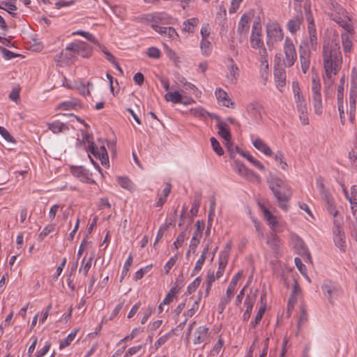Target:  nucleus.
<instances>
[{"label": "nucleus", "mask_w": 357, "mask_h": 357, "mask_svg": "<svg viewBox=\"0 0 357 357\" xmlns=\"http://www.w3.org/2000/svg\"><path fill=\"white\" fill-rule=\"evenodd\" d=\"M199 301L200 297H199L197 300L194 301L192 307L187 311L186 316L188 317H192L197 312L199 309Z\"/></svg>", "instance_id": "nucleus-48"}, {"label": "nucleus", "mask_w": 357, "mask_h": 357, "mask_svg": "<svg viewBox=\"0 0 357 357\" xmlns=\"http://www.w3.org/2000/svg\"><path fill=\"white\" fill-rule=\"evenodd\" d=\"M240 155L245 158L250 162H251L254 166H255L263 172L265 171V167L259 160L254 158L250 154L242 151Z\"/></svg>", "instance_id": "nucleus-36"}, {"label": "nucleus", "mask_w": 357, "mask_h": 357, "mask_svg": "<svg viewBox=\"0 0 357 357\" xmlns=\"http://www.w3.org/2000/svg\"><path fill=\"white\" fill-rule=\"evenodd\" d=\"M48 128L54 133H59L68 130V127L60 121L48 123Z\"/></svg>", "instance_id": "nucleus-33"}, {"label": "nucleus", "mask_w": 357, "mask_h": 357, "mask_svg": "<svg viewBox=\"0 0 357 357\" xmlns=\"http://www.w3.org/2000/svg\"><path fill=\"white\" fill-rule=\"evenodd\" d=\"M299 113V119L301 121V123L303 126H306L309 124V119L307 116V107L303 108V111H298Z\"/></svg>", "instance_id": "nucleus-50"}, {"label": "nucleus", "mask_w": 357, "mask_h": 357, "mask_svg": "<svg viewBox=\"0 0 357 357\" xmlns=\"http://www.w3.org/2000/svg\"><path fill=\"white\" fill-rule=\"evenodd\" d=\"M151 27L161 36L167 37L172 40H177L179 38L178 34L173 27H162L158 24H153Z\"/></svg>", "instance_id": "nucleus-13"}, {"label": "nucleus", "mask_w": 357, "mask_h": 357, "mask_svg": "<svg viewBox=\"0 0 357 357\" xmlns=\"http://www.w3.org/2000/svg\"><path fill=\"white\" fill-rule=\"evenodd\" d=\"M259 50V54L261 56V63L262 65H264L266 66V68H268V52H267V50L264 47V45L263 46H261V47H258L257 48Z\"/></svg>", "instance_id": "nucleus-46"}, {"label": "nucleus", "mask_w": 357, "mask_h": 357, "mask_svg": "<svg viewBox=\"0 0 357 357\" xmlns=\"http://www.w3.org/2000/svg\"><path fill=\"white\" fill-rule=\"evenodd\" d=\"M72 34L73 35H79V36H84L89 41H90L94 44L98 43V40L91 33H90L89 32L79 30V31H74Z\"/></svg>", "instance_id": "nucleus-40"}, {"label": "nucleus", "mask_w": 357, "mask_h": 357, "mask_svg": "<svg viewBox=\"0 0 357 357\" xmlns=\"http://www.w3.org/2000/svg\"><path fill=\"white\" fill-rule=\"evenodd\" d=\"M189 112L193 116L201 118V119H205L207 116L214 118V115H215V114H211V113L208 112L206 110H205L202 107L192 108L190 109Z\"/></svg>", "instance_id": "nucleus-28"}, {"label": "nucleus", "mask_w": 357, "mask_h": 357, "mask_svg": "<svg viewBox=\"0 0 357 357\" xmlns=\"http://www.w3.org/2000/svg\"><path fill=\"white\" fill-rule=\"evenodd\" d=\"M177 259H178V256H177V255H175L174 256L172 257L169 259V260L166 263V264L164 266L165 273L166 275L169 274V271L174 266Z\"/></svg>", "instance_id": "nucleus-47"}, {"label": "nucleus", "mask_w": 357, "mask_h": 357, "mask_svg": "<svg viewBox=\"0 0 357 357\" xmlns=\"http://www.w3.org/2000/svg\"><path fill=\"white\" fill-rule=\"evenodd\" d=\"M253 146L266 155L271 156L273 154L271 148L259 138L253 142Z\"/></svg>", "instance_id": "nucleus-27"}, {"label": "nucleus", "mask_w": 357, "mask_h": 357, "mask_svg": "<svg viewBox=\"0 0 357 357\" xmlns=\"http://www.w3.org/2000/svg\"><path fill=\"white\" fill-rule=\"evenodd\" d=\"M303 8L305 20L307 22V29L309 34V41L307 43V45L310 47L312 50H316L317 47V30L311 11L310 3L309 1H305Z\"/></svg>", "instance_id": "nucleus-3"}, {"label": "nucleus", "mask_w": 357, "mask_h": 357, "mask_svg": "<svg viewBox=\"0 0 357 357\" xmlns=\"http://www.w3.org/2000/svg\"><path fill=\"white\" fill-rule=\"evenodd\" d=\"M93 259V255L90 257L89 258V259L87 260V261L86 263H84L85 259L84 258L82 260V264L79 269V273L82 272L84 275H86L89 271L91 268V263H92Z\"/></svg>", "instance_id": "nucleus-38"}, {"label": "nucleus", "mask_w": 357, "mask_h": 357, "mask_svg": "<svg viewBox=\"0 0 357 357\" xmlns=\"http://www.w3.org/2000/svg\"><path fill=\"white\" fill-rule=\"evenodd\" d=\"M300 292H301V288L299 287L297 282L295 281L294 286H293L291 295V297L289 298V302H288L289 308L294 307V305L297 301V296H298Z\"/></svg>", "instance_id": "nucleus-32"}, {"label": "nucleus", "mask_w": 357, "mask_h": 357, "mask_svg": "<svg viewBox=\"0 0 357 357\" xmlns=\"http://www.w3.org/2000/svg\"><path fill=\"white\" fill-rule=\"evenodd\" d=\"M0 51L2 52L3 57L6 59H10L17 56L15 53L2 47H0Z\"/></svg>", "instance_id": "nucleus-64"}, {"label": "nucleus", "mask_w": 357, "mask_h": 357, "mask_svg": "<svg viewBox=\"0 0 357 357\" xmlns=\"http://www.w3.org/2000/svg\"><path fill=\"white\" fill-rule=\"evenodd\" d=\"M165 99L167 102H172L174 104L181 103L182 95L178 91L167 92L165 96Z\"/></svg>", "instance_id": "nucleus-34"}, {"label": "nucleus", "mask_w": 357, "mask_h": 357, "mask_svg": "<svg viewBox=\"0 0 357 357\" xmlns=\"http://www.w3.org/2000/svg\"><path fill=\"white\" fill-rule=\"evenodd\" d=\"M214 119L218 121L217 127L218 128V135L221 136L227 144H229L231 137L227 124L222 122L220 118L217 115H214Z\"/></svg>", "instance_id": "nucleus-16"}, {"label": "nucleus", "mask_w": 357, "mask_h": 357, "mask_svg": "<svg viewBox=\"0 0 357 357\" xmlns=\"http://www.w3.org/2000/svg\"><path fill=\"white\" fill-rule=\"evenodd\" d=\"M223 344L224 343L222 339L220 337L218 341L215 344V346L213 347V349L211 351V355L214 356L218 354L223 347Z\"/></svg>", "instance_id": "nucleus-55"}, {"label": "nucleus", "mask_w": 357, "mask_h": 357, "mask_svg": "<svg viewBox=\"0 0 357 357\" xmlns=\"http://www.w3.org/2000/svg\"><path fill=\"white\" fill-rule=\"evenodd\" d=\"M215 94L219 101L222 102V105L227 107H233L234 102L229 98L227 93L222 89H217Z\"/></svg>", "instance_id": "nucleus-22"}, {"label": "nucleus", "mask_w": 357, "mask_h": 357, "mask_svg": "<svg viewBox=\"0 0 357 357\" xmlns=\"http://www.w3.org/2000/svg\"><path fill=\"white\" fill-rule=\"evenodd\" d=\"M328 211L333 216L337 215L338 211L335 209L334 199L326 203Z\"/></svg>", "instance_id": "nucleus-54"}, {"label": "nucleus", "mask_w": 357, "mask_h": 357, "mask_svg": "<svg viewBox=\"0 0 357 357\" xmlns=\"http://www.w3.org/2000/svg\"><path fill=\"white\" fill-rule=\"evenodd\" d=\"M242 271H238L234 277L232 278L231 282H229V286L232 287L233 288L236 289V284L238 282V280L242 277Z\"/></svg>", "instance_id": "nucleus-62"}, {"label": "nucleus", "mask_w": 357, "mask_h": 357, "mask_svg": "<svg viewBox=\"0 0 357 357\" xmlns=\"http://www.w3.org/2000/svg\"><path fill=\"white\" fill-rule=\"evenodd\" d=\"M215 275L213 271H208L207 277H206V296H207L209 294V291L211 289L212 284L215 281Z\"/></svg>", "instance_id": "nucleus-41"}, {"label": "nucleus", "mask_w": 357, "mask_h": 357, "mask_svg": "<svg viewBox=\"0 0 357 357\" xmlns=\"http://www.w3.org/2000/svg\"><path fill=\"white\" fill-rule=\"evenodd\" d=\"M266 243L269 245L270 248L275 252H276L280 246V241L279 237L275 234H271L267 236Z\"/></svg>", "instance_id": "nucleus-29"}, {"label": "nucleus", "mask_w": 357, "mask_h": 357, "mask_svg": "<svg viewBox=\"0 0 357 357\" xmlns=\"http://www.w3.org/2000/svg\"><path fill=\"white\" fill-rule=\"evenodd\" d=\"M246 109L257 123L261 121L264 109L260 104L257 102H250L247 105Z\"/></svg>", "instance_id": "nucleus-9"}, {"label": "nucleus", "mask_w": 357, "mask_h": 357, "mask_svg": "<svg viewBox=\"0 0 357 357\" xmlns=\"http://www.w3.org/2000/svg\"><path fill=\"white\" fill-rule=\"evenodd\" d=\"M77 331V330H75L74 332L70 333L64 340L61 341L59 344V348L61 349L70 344V343L76 336Z\"/></svg>", "instance_id": "nucleus-39"}, {"label": "nucleus", "mask_w": 357, "mask_h": 357, "mask_svg": "<svg viewBox=\"0 0 357 357\" xmlns=\"http://www.w3.org/2000/svg\"><path fill=\"white\" fill-rule=\"evenodd\" d=\"M261 25L258 22H255L252 25V35L250 37V43L252 48L261 47L264 42L261 39Z\"/></svg>", "instance_id": "nucleus-10"}, {"label": "nucleus", "mask_w": 357, "mask_h": 357, "mask_svg": "<svg viewBox=\"0 0 357 357\" xmlns=\"http://www.w3.org/2000/svg\"><path fill=\"white\" fill-rule=\"evenodd\" d=\"M275 77L276 79V86L282 91V88L286 84V73L284 69L278 68L275 71Z\"/></svg>", "instance_id": "nucleus-24"}, {"label": "nucleus", "mask_w": 357, "mask_h": 357, "mask_svg": "<svg viewBox=\"0 0 357 357\" xmlns=\"http://www.w3.org/2000/svg\"><path fill=\"white\" fill-rule=\"evenodd\" d=\"M250 17L247 14H244L239 21L237 30L238 33L241 35L245 36L248 33L250 29Z\"/></svg>", "instance_id": "nucleus-21"}, {"label": "nucleus", "mask_w": 357, "mask_h": 357, "mask_svg": "<svg viewBox=\"0 0 357 357\" xmlns=\"http://www.w3.org/2000/svg\"><path fill=\"white\" fill-rule=\"evenodd\" d=\"M267 183L277 199L278 206L285 211H287L288 203L292 195L291 188L283 180L273 175H270Z\"/></svg>", "instance_id": "nucleus-2"}, {"label": "nucleus", "mask_w": 357, "mask_h": 357, "mask_svg": "<svg viewBox=\"0 0 357 357\" xmlns=\"http://www.w3.org/2000/svg\"><path fill=\"white\" fill-rule=\"evenodd\" d=\"M235 289H236L233 288L232 287L228 286L226 291V295L220 299V302L218 306L220 314L223 312L227 305L230 302L231 298L234 295Z\"/></svg>", "instance_id": "nucleus-19"}, {"label": "nucleus", "mask_w": 357, "mask_h": 357, "mask_svg": "<svg viewBox=\"0 0 357 357\" xmlns=\"http://www.w3.org/2000/svg\"><path fill=\"white\" fill-rule=\"evenodd\" d=\"M86 170L82 167H75L73 169L72 173L77 177L81 178V180L84 181V179H87L86 176Z\"/></svg>", "instance_id": "nucleus-43"}, {"label": "nucleus", "mask_w": 357, "mask_h": 357, "mask_svg": "<svg viewBox=\"0 0 357 357\" xmlns=\"http://www.w3.org/2000/svg\"><path fill=\"white\" fill-rule=\"evenodd\" d=\"M201 204V195H196L193 202L192 206L190 209V213L192 215H196L198 213V210Z\"/></svg>", "instance_id": "nucleus-44"}, {"label": "nucleus", "mask_w": 357, "mask_h": 357, "mask_svg": "<svg viewBox=\"0 0 357 357\" xmlns=\"http://www.w3.org/2000/svg\"><path fill=\"white\" fill-rule=\"evenodd\" d=\"M235 171L242 177L245 179L255 183L260 182V176L255 174L252 170L246 167L243 164L236 161L235 162Z\"/></svg>", "instance_id": "nucleus-6"}, {"label": "nucleus", "mask_w": 357, "mask_h": 357, "mask_svg": "<svg viewBox=\"0 0 357 357\" xmlns=\"http://www.w3.org/2000/svg\"><path fill=\"white\" fill-rule=\"evenodd\" d=\"M321 83L318 76L314 75L312 77V102L314 112L317 115H321L323 112V103L321 94Z\"/></svg>", "instance_id": "nucleus-4"}, {"label": "nucleus", "mask_w": 357, "mask_h": 357, "mask_svg": "<svg viewBox=\"0 0 357 357\" xmlns=\"http://www.w3.org/2000/svg\"><path fill=\"white\" fill-rule=\"evenodd\" d=\"M310 52L308 50L303 49L302 45L299 47V59L301 66L302 71L305 74L310 66Z\"/></svg>", "instance_id": "nucleus-15"}, {"label": "nucleus", "mask_w": 357, "mask_h": 357, "mask_svg": "<svg viewBox=\"0 0 357 357\" xmlns=\"http://www.w3.org/2000/svg\"><path fill=\"white\" fill-rule=\"evenodd\" d=\"M66 52H72L76 55H79L81 52L85 51L84 43L82 41H76L68 45L65 50Z\"/></svg>", "instance_id": "nucleus-26"}, {"label": "nucleus", "mask_w": 357, "mask_h": 357, "mask_svg": "<svg viewBox=\"0 0 357 357\" xmlns=\"http://www.w3.org/2000/svg\"><path fill=\"white\" fill-rule=\"evenodd\" d=\"M293 91L294 94V101L296 105L297 111H303V108L307 107L305 98L301 93V89L297 83L293 84Z\"/></svg>", "instance_id": "nucleus-11"}, {"label": "nucleus", "mask_w": 357, "mask_h": 357, "mask_svg": "<svg viewBox=\"0 0 357 357\" xmlns=\"http://www.w3.org/2000/svg\"><path fill=\"white\" fill-rule=\"evenodd\" d=\"M202 39H207L211 33V29L209 24H206L201 29Z\"/></svg>", "instance_id": "nucleus-63"}, {"label": "nucleus", "mask_w": 357, "mask_h": 357, "mask_svg": "<svg viewBox=\"0 0 357 357\" xmlns=\"http://www.w3.org/2000/svg\"><path fill=\"white\" fill-rule=\"evenodd\" d=\"M262 211L264 217L266 219L268 225L271 227L273 232H280L281 229L279 228V223L277 220V218L271 214V213L265 207L262 206Z\"/></svg>", "instance_id": "nucleus-17"}, {"label": "nucleus", "mask_w": 357, "mask_h": 357, "mask_svg": "<svg viewBox=\"0 0 357 357\" xmlns=\"http://www.w3.org/2000/svg\"><path fill=\"white\" fill-rule=\"evenodd\" d=\"M0 134L6 141L13 143L15 142L13 137L5 128L0 126Z\"/></svg>", "instance_id": "nucleus-53"}, {"label": "nucleus", "mask_w": 357, "mask_h": 357, "mask_svg": "<svg viewBox=\"0 0 357 357\" xmlns=\"http://www.w3.org/2000/svg\"><path fill=\"white\" fill-rule=\"evenodd\" d=\"M147 54L151 58L158 59L160 56V52L158 48L151 47L148 49Z\"/></svg>", "instance_id": "nucleus-56"}, {"label": "nucleus", "mask_w": 357, "mask_h": 357, "mask_svg": "<svg viewBox=\"0 0 357 357\" xmlns=\"http://www.w3.org/2000/svg\"><path fill=\"white\" fill-rule=\"evenodd\" d=\"M267 36L273 42L280 41L283 38V31L280 26L277 23H273L267 28Z\"/></svg>", "instance_id": "nucleus-12"}, {"label": "nucleus", "mask_w": 357, "mask_h": 357, "mask_svg": "<svg viewBox=\"0 0 357 357\" xmlns=\"http://www.w3.org/2000/svg\"><path fill=\"white\" fill-rule=\"evenodd\" d=\"M119 184L124 189L129 191H133L135 185L128 178L124 176H119L117 178Z\"/></svg>", "instance_id": "nucleus-35"}, {"label": "nucleus", "mask_w": 357, "mask_h": 357, "mask_svg": "<svg viewBox=\"0 0 357 357\" xmlns=\"http://www.w3.org/2000/svg\"><path fill=\"white\" fill-rule=\"evenodd\" d=\"M200 49L202 54L208 56L212 51V45L208 39H202Z\"/></svg>", "instance_id": "nucleus-37"}, {"label": "nucleus", "mask_w": 357, "mask_h": 357, "mask_svg": "<svg viewBox=\"0 0 357 357\" xmlns=\"http://www.w3.org/2000/svg\"><path fill=\"white\" fill-rule=\"evenodd\" d=\"M284 59L283 63L285 67H291L297 59V54L293 41L289 37H286L284 43Z\"/></svg>", "instance_id": "nucleus-5"}, {"label": "nucleus", "mask_w": 357, "mask_h": 357, "mask_svg": "<svg viewBox=\"0 0 357 357\" xmlns=\"http://www.w3.org/2000/svg\"><path fill=\"white\" fill-rule=\"evenodd\" d=\"M303 16L302 12L296 14L294 17L291 18L287 24V30L291 33L294 34L300 30L302 24Z\"/></svg>", "instance_id": "nucleus-14"}, {"label": "nucleus", "mask_w": 357, "mask_h": 357, "mask_svg": "<svg viewBox=\"0 0 357 357\" xmlns=\"http://www.w3.org/2000/svg\"><path fill=\"white\" fill-rule=\"evenodd\" d=\"M256 294L248 295L245 300L244 304L246 307V310L243 314V320H248L250 317L253 305L256 301Z\"/></svg>", "instance_id": "nucleus-20"}, {"label": "nucleus", "mask_w": 357, "mask_h": 357, "mask_svg": "<svg viewBox=\"0 0 357 357\" xmlns=\"http://www.w3.org/2000/svg\"><path fill=\"white\" fill-rule=\"evenodd\" d=\"M323 66L325 71L324 84L327 88L333 86L334 76L340 70L342 64V56L338 43L328 41L323 46Z\"/></svg>", "instance_id": "nucleus-1"}, {"label": "nucleus", "mask_w": 357, "mask_h": 357, "mask_svg": "<svg viewBox=\"0 0 357 357\" xmlns=\"http://www.w3.org/2000/svg\"><path fill=\"white\" fill-rule=\"evenodd\" d=\"M185 236H186L185 231H182L178 235L176 241L174 242V244H173V245L174 246V248L176 249H178V248L181 247V245L185 238Z\"/></svg>", "instance_id": "nucleus-52"}, {"label": "nucleus", "mask_w": 357, "mask_h": 357, "mask_svg": "<svg viewBox=\"0 0 357 357\" xmlns=\"http://www.w3.org/2000/svg\"><path fill=\"white\" fill-rule=\"evenodd\" d=\"M211 143L212 148L213 151L219 155H222L224 153L223 149L220 145V143L218 141L213 137H212L211 139Z\"/></svg>", "instance_id": "nucleus-45"}, {"label": "nucleus", "mask_w": 357, "mask_h": 357, "mask_svg": "<svg viewBox=\"0 0 357 357\" xmlns=\"http://www.w3.org/2000/svg\"><path fill=\"white\" fill-rule=\"evenodd\" d=\"M88 150L95 157L100 159L102 165L109 166L108 154L104 145H101L98 148L93 142H91L88 146Z\"/></svg>", "instance_id": "nucleus-7"}, {"label": "nucleus", "mask_w": 357, "mask_h": 357, "mask_svg": "<svg viewBox=\"0 0 357 357\" xmlns=\"http://www.w3.org/2000/svg\"><path fill=\"white\" fill-rule=\"evenodd\" d=\"M215 199L214 197H212L210 199V211L208 213V218L209 221L213 220V217L215 214Z\"/></svg>", "instance_id": "nucleus-58"}, {"label": "nucleus", "mask_w": 357, "mask_h": 357, "mask_svg": "<svg viewBox=\"0 0 357 357\" xmlns=\"http://www.w3.org/2000/svg\"><path fill=\"white\" fill-rule=\"evenodd\" d=\"M307 320V314L303 306L301 307V313L298 320V328H301V326L305 323Z\"/></svg>", "instance_id": "nucleus-49"}, {"label": "nucleus", "mask_w": 357, "mask_h": 357, "mask_svg": "<svg viewBox=\"0 0 357 357\" xmlns=\"http://www.w3.org/2000/svg\"><path fill=\"white\" fill-rule=\"evenodd\" d=\"M229 61L230 62V65L228 67L229 75H227V77L230 79L231 83L234 84L238 77V68L234 63L232 58H229Z\"/></svg>", "instance_id": "nucleus-23"}, {"label": "nucleus", "mask_w": 357, "mask_h": 357, "mask_svg": "<svg viewBox=\"0 0 357 357\" xmlns=\"http://www.w3.org/2000/svg\"><path fill=\"white\" fill-rule=\"evenodd\" d=\"M227 261H228V254H227V253L222 254L219 259V267H218V270L216 272V275H215L217 278H220L221 276H222L225 269V267L227 264Z\"/></svg>", "instance_id": "nucleus-30"}, {"label": "nucleus", "mask_w": 357, "mask_h": 357, "mask_svg": "<svg viewBox=\"0 0 357 357\" xmlns=\"http://www.w3.org/2000/svg\"><path fill=\"white\" fill-rule=\"evenodd\" d=\"M226 146L227 148L228 149V151L230 152L231 157H234V154L235 153H238L239 154H241V152L242 151L239 149L238 146H234L231 141L229 144H227L226 142Z\"/></svg>", "instance_id": "nucleus-59"}, {"label": "nucleus", "mask_w": 357, "mask_h": 357, "mask_svg": "<svg viewBox=\"0 0 357 357\" xmlns=\"http://www.w3.org/2000/svg\"><path fill=\"white\" fill-rule=\"evenodd\" d=\"M199 24V20L196 17H192L186 20L183 22V27L182 31L187 33H193L197 29Z\"/></svg>", "instance_id": "nucleus-25"}, {"label": "nucleus", "mask_w": 357, "mask_h": 357, "mask_svg": "<svg viewBox=\"0 0 357 357\" xmlns=\"http://www.w3.org/2000/svg\"><path fill=\"white\" fill-rule=\"evenodd\" d=\"M343 50L345 53L350 52L352 47L351 35L348 32H344L341 36Z\"/></svg>", "instance_id": "nucleus-31"}, {"label": "nucleus", "mask_w": 357, "mask_h": 357, "mask_svg": "<svg viewBox=\"0 0 357 357\" xmlns=\"http://www.w3.org/2000/svg\"><path fill=\"white\" fill-rule=\"evenodd\" d=\"M351 205H357V187L353 185L351 188V195L349 199Z\"/></svg>", "instance_id": "nucleus-51"}, {"label": "nucleus", "mask_w": 357, "mask_h": 357, "mask_svg": "<svg viewBox=\"0 0 357 357\" xmlns=\"http://www.w3.org/2000/svg\"><path fill=\"white\" fill-rule=\"evenodd\" d=\"M194 344H201L208 342V328L206 326H199L195 331Z\"/></svg>", "instance_id": "nucleus-18"}, {"label": "nucleus", "mask_w": 357, "mask_h": 357, "mask_svg": "<svg viewBox=\"0 0 357 357\" xmlns=\"http://www.w3.org/2000/svg\"><path fill=\"white\" fill-rule=\"evenodd\" d=\"M170 335L171 333H169L159 337L158 340L155 343V349H158L160 347L163 345L169 338Z\"/></svg>", "instance_id": "nucleus-57"}, {"label": "nucleus", "mask_w": 357, "mask_h": 357, "mask_svg": "<svg viewBox=\"0 0 357 357\" xmlns=\"http://www.w3.org/2000/svg\"><path fill=\"white\" fill-rule=\"evenodd\" d=\"M322 290L331 303H333V299L336 298L342 294V289L331 281L324 282Z\"/></svg>", "instance_id": "nucleus-8"}, {"label": "nucleus", "mask_w": 357, "mask_h": 357, "mask_svg": "<svg viewBox=\"0 0 357 357\" xmlns=\"http://www.w3.org/2000/svg\"><path fill=\"white\" fill-rule=\"evenodd\" d=\"M196 230L193 233V237L201 238L202 236V232L205 227L204 222L197 220L195 223Z\"/></svg>", "instance_id": "nucleus-42"}, {"label": "nucleus", "mask_w": 357, "mask_h": 357, "mask_svg": "<svg viewBox=\"0 0 357 357\" xmlns=\"http://www.w3.org/2000/svg\"><path fill=\"white\" fill-rule=\"evenodd\" d=\"M201 282L200 278H197L188 287V291L189 294H192L193 291H195L197 289V287L199 285Z\"/></svg>", "instance_id": "nucleus-61"}, {"label": "nucleus", "mask_w": 357, "mask_h": 357, "mask_svg": "<svg viewBox=\"0 0 357 357\" xmlns=\"http://www.w3.org/2000/svg\"><path fill=\"white\" fill-rule=\"evenodd\" d=\"M294 261H295L296 266L298 268V269L300 271V272L303 275H305L306 274V266H305V265H304L302 263L301 259L298 257H296Z\"/></svg>", "instance_id": "nucleus-60"}]
</instances>
